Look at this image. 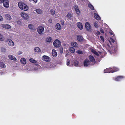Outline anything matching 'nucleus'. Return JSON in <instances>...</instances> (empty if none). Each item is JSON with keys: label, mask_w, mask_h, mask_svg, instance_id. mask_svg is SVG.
I'll list each match as a JSON object with an SVG mask.
<instances>
[{"label": "nucleus", "mask_w": 125, "mask_h": 125, "mask_svg": "<svg viewBox=\"0 0 125 125\" xmlns=\"http://www.w3.org/2000/svg\"><path fill=\"white\" fill-rule=\"evenodd\" d=\"M18 6L20 9L25 11H27L29 9L28 7L22 2H19Z\"/></svg>", "instance_id": "obj_1"}, {"label": "nucleus", "mask_w": 125, "mask_h": 125, "mask_svg": "<svg viewBox=\"0 0 125 125\" xmlns=\"http://www.w3.org/2000/svg\"><path fill=\"white\" fill-rule=\"evenodd\" d=\"M37 31L38 32L39 34H43V32L44 31V27L42 26H40L39 27L37 28Z\"/></svg>", "instance_id": "obj_2"}, {"label": "nucleus", "mask_w": 125, "mask_h": 125, "mask_svg": "<svg viewBox=\"0 0 125 125\" xmlns=\"http://www.w3.org/2000/svg\"><path fill=\"white\" fill-rule=\"evenodd\" d=\"M54 46L55 47H59L61 45L60 41L57 39L56 40L53 42Z\"/></svg>", "instance_id": "obj_3"}, {"label": "nucleus", "mask_w": 125, "mask_h": 125, "mask_svg": "<svg viewBox=\"0 0 125 125\" xmlns=\"http://www.w3.org/2000/svg\"><path fill=\"white\" fill-rule=\"evenodd\" d=\"M83 64L84 66L86 67L88 66L89 65H92V64L90 63V62L87 59H86L84 61Z\"/></svg>", "instance_id": "obj_4"}, {"label": "nucleus", "mask_w": 125, "mask_h": 125, "mask_svg": "<svg viewBox=\"0 0 125 125\" xmlns=\"http://www.w3.org/2000/svg\"><path fill=\"white\" fill-rule=\"evenodd\" d=\"M89 58L90 63H92V64H94L95 63V61L94 57L91 55H90L89 56Z\"/></svg>", "instance_id": "obj_5"}, {"label": "nucleus", "mask_w": 125, "mask_h": 125, "mask_svg": "<svg viewBox=\"0 0 125 125\" xmlns=\"http://www.w3.org/2000/svg\"><path fill=\"white\" fill-rule=\"evenodd\" d=\"M77 39L80 42H83L84 40V38L81 35H77Z\"/></svg>", "instance_id": "obj_6"}, {"label": "nucleus", "mask_w": 125, "mask_h": 125, "mask_svg": "<svg viewBox=\"0 0 125 125\" xmlns=\"http://www.w3.org/2000/svg\"><path fill=\"white\" fill-rule=\"evenodd\" d=\"M42 59L43 60L48 62L50 61V58L48 56L44 55L42 57Z\"/></svg>", "instance_id": "obj_7"}, {"label": "nucleus", "mask_w": 125, "mask_h": 125, "mask_svg": "<svg viewBox=\"0 0 125 125\" xmlns=\"http://www.w3.org/2000/svg\"><path fill=\"white\" fill-rule=\"evenodd\" d=\"M9 2L8 0H4L3 3L4 7L5 8H8L9 6Z\"/></svg>", "instance_id": "obj_8"}, {"label": "nucleus", "mask_w": 125, "mask_h": 125, "mask_svg": "<svg viewBox=\"0 0 125 125\" xmlns=\"http://www.w3.org/2000/svg\"><path fill=\"white\" fill-rule=\"evenodd\" d=\"M21 17L24 19H26L28 18V15L26 13H21Z\"/></svg>", "instance_id": "obj_9"}, {"label": "nucleus", "mask_w": 125, "mask_h": 125, "mask_svg": "<svg viewBox=\"0 0 125 125\" xmlns=\"http://www.w3.org/2000/svg\"><path fill=\"white\" fill-rule=\"evenodd\" d=\"M124 78V77L123 76H118L114 78V80L116 81H120Z\"/></svg>", "instance_id": "obj_10"}, {"label": "nucleus", "mask_w": 125, "mask_h": 125, "mask_svg": "<svg viewBox=\"0 0 125 125\" xmlns=\"http://www.w3.org/2000/svg\"><path fill=\"white\" fill-rule=\"evenodd\" d=\"M104 72L105 73H112L111 68H109L105 69L104 71Z\"/></svg>", "instance_id": "obj_11"}, {"label": "nucleus", "mask_w": 125, "mask_h": 125, "mask_svg": "<svg viewBox=\"0 0 125 125\" xmlns=\"http://www.w3.org/2000/svg\"><path fill=\"white\" fill-rule=\"evenodd\" d=\"M74 9L77 14H79L80 13V11L79 10L78 6L76 5H74Z\"/></svg>", "instance_id": "obj_12"}, {"label": "nucleus", "mask_w": 125, "mask_h": 125, "mask_svg": "<svg viewBox=\"0 0 125 125\" xmlns=\"http://www.w3.org/2000/svg\"><path fill=\"white\" fill-rule=\"evenodd\" d=\"M85 26L86 30L88 31H91V26L90 24H85Z\"/></svg>", "instance_id": "obj_13"}, {"label": "nucleus", "mask_w": 125, "mask_h": 125, "mask_svg": "<svg viewBox=\"0 0 125 125\" xmlns=\"http://www.w3.org/2000/svg\"><path fill=\"white\" fill-rule=\"evenodd\" d=\"M94 16L95 18L99 21L101 20V18L100 16L97 13H95L94 14Z\"/></svg>", "instance_id": "obj_14"}, {"label": "nucleus", "mask_w": 125, "mask_h": 125, "mask_svg": "<svg viewBox=\"0 0 125 125\" xmlns=\"http://www.w3.org/2000/svg\"><path fill=\"white\" fill-rule=\"evenodd\" d=\"M8 57L11 60H13L14 61H16L17 60V59L12 55H9Z\"/></svg>", "instance_id": "obj_15"}, {"label": "nucleus", "mask_w": 125, "mask_h": 125, "mask_svg": "<svg viewBox=\"0 0 125 125\" xmlns=\"http://www.w3.org/2000/svg\"><path fill=\"white\" fill-rule=\"evenodd\" d=\"M21 62L23 64H25L26 63V60L24 58H22L20 60Z\"/></svg>", "instance_id": "obj_16"}, {"label": "nucleus", "mask_w": 125, "mask_h": 125, "mask_svg": "<svg viewBox=\"0 0 125 125\" xmlns=\"http://www.w3.org/2000/svg\"><path fill=\"white\" fill-rule=\"evenodd\" d=\"M112 72V73L117 71L119 70V69L118 68L116 67H114L113 68H111Z\"/></svg>", "instance_id": "obj_17"}, {"label": "nucleus", "mask_w": 125, "mask_h": 125, "mask_svg": "<svg viewBox=\"0 0 125 125\" xmlns=\"http://www.w3.org/2000/svg\"><path fill=\"white\" fill-rule=\"evenodd\" d=\"M9 42H8V44L9 46H13L14 44V42L13 41L11 40V39H9Z\"/></svg>", "instance_id": "obj_18"}, {"label": "nucleus", "mask_w": 125, "mask_h": 125, "mask_svg": "<svg viewBox=\"0 0 125 125\" xmlns=\"http://www.w3.org/2000/svg\"><path fill=\"white\" fill-rule=\"evenodd\" d=\"M71 45L74 47H78V44L76 42H73L71 43Z\"/></svg>", "instance_id": "obj_19"}, {"label": "nucleus", "mask_w": 125, "mask_h": 125, "mask_svg": "<svg viewBox=\"0 0 125 125\" xmlns=\"http://www.w3.org/2000/svg\"><path fill=\"white\" fill-rule=\"evenodd\" d=\"M29 28L32 30H34L35 29L34 25L32 24H30L28 25Z\"/></svg>", "instance_id": "obj_20"}, {"label": "nucleus", "mask_w": 125, "mask_h": 125, "mask_svg": "<svg viewBox=\"0 0 125 125\" xmlns=\"http://www.w3.org/2000/svg\"><path fill=\"white\" fill-rule=\"evenodd\" d=\"M52 56L54 57H56L57 55V53L56 51L55 50H53L52 51Z\"/></svg>", "instance_id": "obj_21"}, {"label": "nucleus", "mask_w": 125, "mask_h": 125, "mask_svg": "<svg viewBox=\"0 0 125 125\" xmlns=\"http://www.w3.org/2000/svg\"><path fill=\"white\" fill-rule=\"evenodd\" d=\"M36 11L38 14H41L42 13V10L41 9H37L36 10Z\"/></svg>", "instance_id": "obj_22"}, {"label": "nucleus", "mask_w": 125, "mask_h": 125, "mask_svg": "<svg viewBox=\"0 0 125 125\" xmlns=\"http://www.w3.org/2000/svg\"><path fill=\"white\" fill-rule=\"evenodd\" d=\"M5 17L8 20H11L12 18L11 16L9 14H6L5 15Z\"/></svg>", "instance_id": "obj_23"}, {"label": "nucleus", "mask_w": 125, "mask_h": 125, "mask_svg": "<svg viewBox=\"0 0 125 125\" xmlns=\"http://www.w3.org/2000/svg\"><path fill=\"white\" fill-rule=\"evenodd\" d=\"M0 67L2 68H5L6 67L5 64L2 62H0Z\"/></svg>", "instance_id": "obj_24"}, {"label": "nucleus", "mask_w": 125, "mask_h": 125, "mask_svg": "<svg viewBox=\"0 0 125 125\" xmlns=\"http://www.w3.org/2000/svg\"><path fill=\"white\" fill-rule=\"evenodd\" d=\"M3 27L7 29H8L9 28H11V26L8 24H6L5 25H3Z\"/></svg>", "instance_id": "obj_25"}, {"label": "nucleus", "mask_w": 125, "mask_h": 125, "mask_svg": "<svg viewBox=\"0 0 125 125\" xmlns=\"http://www.w3.org/2000/svg\"><path fill=\"white\" fill-rule=\"evenodd\" d=\"M69 51L70 52L72 53H74L75 52V50L74 48L72 47H70Z\"/></svg>", "instance_id": "obj_26"}, {"label": "nucleus", "mask_w": 125, "mask_h": 125, "mask_svg": "<svg viewBox=\"0 0 125 125\" xmlns=\"http://www.w3.org/2000/svg\"><path fill=\"white\" fill-rule=\"evenodd\" d=\"M34 51L35 52H40L41 51L39 47H37L34 48Z\"/></svg>", "instance_id": "obj_27"}, {"label": "nucleus", "mask_w": 125, "mask_h": 125, "mask_svg": "<svg viewBox=\"0 0 125 125\" xmlns=\"http://www.w3.org/2000/svg\"><path fill=\"white\" fill-rule=\"evenodd\" d=\"M88 7L90 8L91 10H94V6L90 3H89L88 5Z\"/></svg>", "instance_id": "obj_28"}, {"label": "nucleus", "mask_w": 125, "mask_h": 125, "mask_svg": "<svg viewBox=\"0 0 125 125\" xmlns=\"http://www.w3.org/2000/svg\"><path fill=\"white\" fill-rule=\"evenodd\" d=\"M29 61L33 63H36L37 62V61L35 60L32 58L30 59Z\"/></svg>", "instance_id": "obj_29"}, {"label": "nucleus", "mask_w": 125, "mask_h": 125, "mask_svg": "<svg viewBox=\"0 0 125 125\" xmlns=\"http://www.w3.org/2000/svg\"><path fill=\"white\" fill-rule=\"evenodd\" d=\"M56 28L58 30H60L61 29V27L60 24H56Z\"/></svg>", "instance_id": "obj_30"}, {"label": "nucleus", "mask_w": 125, "mask_h": 125, "mask_svg": "<svg viewBox=\"0 0 125 125\" xmlns=\"http://www.w3.org/2000/svg\"><path fill=\"white\" fill-rule=\"evenodd\" d=\"M91 51L93 53L96 55H98L99 54L95 50L92 49L91 50Z\"/></svg>", "instance_id": "obj_31"}, {"label": "nucleus", "mask_w": 125, "mask_h": 125, "mask_svg": "<svg viewBox=\"0 0 125 125\" xmlns=\"http://www.w3.org/2000/svg\"><path fill=\"white\" fill-rule=\"evenodd\" d=\"M67 17L68 19H71L72 18V16L71 14L68 13L67 14Z\"/></svg>", "instance_id": "obj_32"}, {"label": "nucleus", "mask_w": 125, "mask_h": 125, "mask_svg": "<svg viewBox=\"0 0 125 125\" xmlns=\"http://www.w3.org/2000/svg\"><path fill=\"white\" fill-rule=\"evenodd\" d=\"M77 26L79 29L80 30H82L83 28V26L82 24H78Z\"/></svg>", "instance_id": "obj_33"}, {"label": "nucleus", "mask_w": 125, "mask_h": 125, "mask_svg": "<svg viewBox=\"0 0 125 125\" xmlns=\"http://www.w3.org/2000/svg\"><path fill=\"white\" fill-rule=\"evenodd\" d=\"M59 50L60 53L62 54L63 52V49L62 47H60Z\"/></svg>", "instance_id": "obj_34"}, {"label": "nucleus", "mask_w": 125, "mask_h": 125, "mask_svg": "<svg viewBox=\"0 0 125 125\" xmlns=\"http://www.w3.org/2000/svg\"><path fill=\"white\" fill-rule=\"evenodd\" d=\"M51 40V38L50 37H48L46 39V42L48 43L50 42Z\"/></svg>", "instance_id": "obj_35"}, {"label": "nucleus", "mask_w": 125, "mask_h": 125, "mask_svg": "<svg viewBox=\"0 0 125 125\" xmlns=\"http://www.w3.org/2000/svg\"><path fill=\"white\" fill-rule=\"evenodd\" d=\"M79 63V62L78 61L76 60H75L74 62V65L75 66H77L78 65Z\"/></svg>", "instance_id": "obj_36"}, {"label": "nucleus", "mask_w": 125, "mask_h": 125, "mask_svg": "<svg viewBox=\"0 0 125 125\" xmlns=\"http://www.w3.org/2000/svg\"><path fill=\"white\" fill-rule=\"evenodd\" d=\"M4 39L3 37V36L0 34V41H3V40Z\"/></svg>", "instance_id": "obj_37"}, {"label": "nucleus", "mask_w": 125, "mask_h": 125, "mask_svg": "<svg viewBox=\"0 0 125 125\" xmlns=\"http://www.w3.org/2000/svg\"><path fill=\"white\" fill-rule=\"evenodd\" d=\"M76 52L80 54H82L83 53L82 51L81 50H78L76 51Z\"/></svg>", "instance_id": "obj_38"}, {"label": "nucleus", "mask_w": 125, "mask_h": 125, "mask_svg": "<svg viewBox=\"0 0 125 125\" xmlns=\"http://www.w3.org/2000/svg\"><path fill=\"white\" fill-rule=\"evenodd\" d=\"M50 12L51 14L52 15H54V14L55 13V11H54V10H53L51 9L50 10Z\"/></svg>", "instance_id": "obj_39"}, {"label": "nucleus", "mask_w": 125, "mask_h": 125, "mask_svg": "<svg viewBox=\"0 0 125 125\" xmlns=\"http://www.w3.org/2000/svg\"><path fill=\"white\" fill-rule=\"evenodd\" d=\"M67 65L68 66L70 64V60L68 59H67Z\"/></svg>", "instance_id": "obj_40"}, {"label": "nucleus", "mask_w": 125, "mask_h": 125, "mask_svg": "<svg viewBox=\"0 0 125 125\" xmlns=\"http://www.w3.org/2000/svg\"><path fill=\"white\" fill-rule=\"evenodd\" d=\"M100 32L102 33H103L104 32V31L102 29V28H101L100 29Z\"/></svg>", "instance_id": "obj_41"}, {"label": "nucleus", "mask_w": 125, "mask_h": 125, "mask_svg": "<svg viewBox=\"0 0 125 125\" xmlns=\"http://www.w3.org/2000/svg\"><path fill=\"white\" fill-rule=\"evenodd\" d=\"M52 21L51 19H50L48 20V22L49 23H52Z\"/></svg>", "instance_id": "obj_42"}, {"label": "nucleus", "mask_w": 125, "mask_h": 125, "mask_svg": "<svg viewBox=\"0 0 125 125\" xmlns=\"http://www.w3.org/2000/svg\"><path fill=\"white\" fill-rule=\"evenodd\" d=\"M100 38L101 39L102 41H103V42L104 41V39L103 37L102 36H100Z\"/></svg>", "instance_id": "obj_43"}, {"label": "nucleus", "mask_w": 125, "mask_h": 125, "mask_svg": "<svg viewBox=\"0 0 125 125\" xmlns=\"http://www.w3.org/2000/svg\"><path fill=\"white\" fill-rule=\"evenodd\" d=\"M1 50L2 52H5L6 51V49L4 48H2L1 49Z\"/></svg>", "instance_id": "obj_44"}, {"label": "nucleus", "mask_w": 125, "mask_h": 125, "mask_svg": "<svg viewBox=\"0 0 125 125\" xmlns=\"http://www.w3.org/2000/svg\"><path fill=\"white\" fill-rule=\"evenodd\" d=\"M96 34L98 35H100V32L97 31V32L96 33Z\"/></svg>", "instance_id": "obj_45"}, {"label": "nucleus", "mask_w": 125, "mask_h": 125, "mask_svg": "<svg viewBox=\"0 0 125 125\" xmlns=\"http://www.w3.org/2000/svg\"><path fill=\"white\" fill-rule=\"evenodd\" d=\"M110 39L111 40V41L113 43H114V42L115 40L113 39L112 38H111Z\"/></svg>", "instance_id": "obj_46"}, {"label": "nucleus", "mask_w": 125, "mask_h": 125, "mask_svg": "<svg viewBox=\"0 0 125 125\" xmlns=\"http://www.w3.org/2000/svg\"><path fill=\"white\" fill-rule=\"evenodd\" d=\"M4 0H0V4L3 3Z\"/></svg>", "instance_id": "obj_47"}, {"label": "nucleus", "mask_w": 125, "mask_h": 125, "mask_svg": "<svg viewBox=\"0 0 125 125\" xmlns=\"http://www.w3.org/2000/svg\"><path fill=\"white\" fill-rule=\"evenodd\" d=\"M3 20V18L2 16L0 15V21H2Z\"/></svg>", "instance_id": "obj_48"}, {"label": "nucleus", "mask_w": 125, "mask_h": 125, "mask_svg": "<svg viewBox=\"0 0 125 125\" xmlns=\"http://www.w3.org/2000/svg\"><path fill=\"white\" fill-rule=\"evenodd\" d=\"M22 53V52L21 51H19V52L18 53V54H21Z\"/></svg>", "instance_id": "obj_49"}, {"label": "nucleus", "mask_w": 125, "mask_h": 125, "mask_svg": "<svg viewBox=\"0 0 125 125\" xmlns=\"http://www.w3.org/2000/svg\"><path fill=\"white\" fill-rule=\"evenodd\" d=\"M32 1H34L35 3H36L37 2V0H33Z\"/></svg>", "instance_id": "obj_50"}, {"label": "nucleus", "mask_w": 125, "mask_h": 125, "mask_svg": "<svg viewBox=\"0 0 125 125\" xmlns=\"http://www.w3.org/2000/svg\"><path fill=\"white\" fill-rule=\"evenodd\" d=\"M113 32L112 31L110 32V34L111 35H112L113 34Z\"/></svg>", "instance_id": "obj_51"}, {"label": "nucleus", "mask_w": 125, "mask_h": 125, "mask_svg": "<svg viewBox=\"0 0 125 125\" xmlns=\"http://www.w3.org/2000/svg\"><path fill=\"white\" fill-rule=\"evenodd\" d=\"M61 23H64V22L63 21H61Z\"/></svg>", "instance_id": "obj_52"}, {"label": "nucleus", "mask_w": 125, "mask_h": 125, "mask_svg": "<svg viewBox=\"0 0 125 125\" xmlns=\"http://www.w3.org/2000/svg\"><path fill=\"white\" fill-rule=\"evenodd\" d=\"M20 21H18V24H19V23H20Z\"/></svg>", "instance_id": "obj_53"}, {"label": "nucleus", "mask_w": 125, "mask_h": 125, "mask_svg": "<svg viewBox=\"0 0 125 125\" xmlns=\"http://www.w3.org/2000/svg\"><path fill=\"white\" fill-rule=\"evenodd\" d=\"M29 0L30 2H31L32 1V0Z\"/></svg>", "instance_id": "obj_54"}, {"label": "nucleus", "mask_w": 125, "mask_h": 125, "mask_svg": "<svg viewBox=\"0 0 125 125\" xmlns=\"http://www.w3.org/2000/svg\"><path fill=\"white\" fill-rule=\"evenodd\" d=\"M94 24V26H95L96 25L98 24Z\"/></svg>", "instance_id": "obj_55"}, {"label": "nucleus", "mask_w": 125, "mask_h": 125, "mask_svg": "<svg viewBox=\"0 0 125 125\" xmlns=\"http://www.w3.org/2000/svg\"><path fill=\"white\" fill-rule=\"evenodd\" d=\"M77 23H79H79H81L80 22H78Z\"/></svg>", "instance_id": "obj_56"}, {"label": "nucleus", "mask_w": 125, "mask_h": 125, "mask_svg": "<svg viewBox=\"0 0 125 125\" xmlns=\"http://www.w3.org/2000/svg\"><path fill=\"white\" fill-rule=\"evenodd\" d=\"M85 23L87 24V23H89L88 22H86Z\"/></svg>", "instance_id": "obj_57"}, {"label": "nucleus", "mask_w": 125, "mask_h": 125, "mask_svg": "<svg viewBox=\"0 0 125 125\" xmlns=\"http://www.w3.org/2000/svg\"><path fill=\"white\" fill-rule=\"evenodd\" d=\"M65 24H62V25H64Z\"/></svg>", "instance_id": "obj_58"}, {"label": "nucleus", "mask_w": 125, "mask_h": 125, "mask_svg": "<svg viewBox=\"0 0 125 125\" xmlns=\"http://www.w3.org/2000/svg\"><path fill=\"white\" fill-rule=\"evenodd\" d=\"M82 1H83V0H81Z\"/></svg>", "instance_id": "obj_59"}, {"label": "nucleus", "mask_w": 125, "mask_h": 125, "mask_svg": "<svg viewBox=\"0 0 125 125\" xmlns=\"http://www.w3.org/2000/svg\"><path fill=\"white\" fill-rule=\"evenodd\" d=\"M94 23L95 24V23H96V22H95Z\"/></svg>", "instance_id": "obj_60"}]
</instances>
